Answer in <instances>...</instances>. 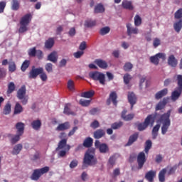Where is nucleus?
<instances>
[{
    "mask_svg": "<svg viewBox=\"0 0 182 182\" xmlns=\"http://www.w3.org/2000/svg\"><path fill=\"white\" fill-rule=\"evenodd\" d=\"M23 135H21V134H16L14 135L10 140L11 144H16L17 142H18L21 140V136Z\"/></svg>",
    "mask_w": 182,
    "mask_h": 182,
    "instance_id": "obj_41",
    "label": "nucleus"
},
{
    "mask_svg": "<svg viewBox=\"0 0 182 182\" xmlns=\"http://www.w3.org/2000/svg\"><path fill=\"white\" fill-rule=\"evenodd\" d=\"M43 72V68L40 67L38 68H36L35 65H33L31 70L28 73V78L29 79H36L41 73Z\"/></svg>",
    "mask_w": 182,
    "mask_h": 182,
    "instance_id": "obj_9",
    "label": "nucleus"
},
{
    "mask_svg": "<svg viewBox=\"0 0 182 182\" xmlns=\"http://www.w3.org/2000/svg\"><path fill=\"white\" fill-rule=\"evenodd\" d=\"M160 59H162V60H166V54L163 53H159L155 55L151 56L149 60L151 63H153L154 65L157 66V65H159V63H160Z\"/></svg>",
    "mask_w": 182,
    "mask_h": 182,
    "instance_id": "obj_8",
    "label": "nucleus"
},
{
    "mask_svg": "<svg viewBox=\"0 0 182 182\" xmlns=\"http://www.w3.org/2000/svg\"><path fill=\"white\" fill-rule=\"evenodd\" d=\"M85 53L83 51H77L76 53H74V57L76 59L80 58V57Z\"/></svg>",
    "mask_w": 182,
    "mask_h": 182,
    "instance_id": "obj_63",
    "label": "nucleus"
},
{
    "mask_svg": "<svg viewBox=\"0 0 182 182\" xmlns=\"http://www.w3.org/2000/svg\"><path fill=\"white\" fill-rule=\"evenodd\" d=\"M82 146L84 147H86L87 149H89V147H92V146H93V139L90 138V137H87L83 143H82Z\"/></svg>",
    "mask_w": 182,
    "mask_h": 182,
    "instance_id": "obj_31",
    "label": "nucleus"
},
{
    "mask_svg": "<svg viewBox=\"0 0 182 182\" xmlns=\"http://www.w3.org/2000/svg\"><path fill=\"white\" fill-rule=\"evenodd\" d=\"M29 66H31V60H24L21 66V72H26V70L28 69V68H29Z\"/></svg>",
    "mask_w": 182,
    "mask_h": 182,
    "instance_id": "obj_37",
    "label": "nucleus"
},
{
    "mask_svg": "<svg viewBox=\"0 0 182 182\" xmlns=\"http://www.w3.org/2000/svg\"><path fill=\"white\" fill-rule=\"evenodd\" d=\"M5 6H6V2L1 1L0 2V14H3L5 10Z\"/></svg>",
    "mask_w": 182,
    "mask_h": 182,
    "instance_id": "obj_61",
    "label": "nucleus"
},
{
    "mask_svg": "<svg viewBox=\"0 0 182 182\" xmlns=\"http://www.w3.org/2000/svg\"><path fill=\"white\" fill-rule=\"evenodd\" d=\"M173 28L176 32H180L182 28V19H180L178 21L176 22L173 24Z\"/></svg>",
    "mask_w": 182,
    "mask_h": 182,
    "instance_id": "obj_42",
    "label": "nucleus"
},
{
    "mask_svg": "<svg viewBox=\"0 0 182 182\" xmlns=\"http://www.w3.org/2000/svg\"><path fill=\"white\" fill-rule=\"evenodd\" d=\"M105 11V6L102 4H97L94 9L95 14H103Z\"/></svg>",
    "mask_w": 182,
    "mask_h": 182,
    "instance_id": "obj_32",
    "label": "nucleus"
},
{
    "mask_svg": "<svg viewBox=\"0 0 182 182\" xmlns=\"http://www.w3.org/2000/svg\"><path fill=\"white\" fill-rule=\"evenodd\" d=\"M160 43H161V41L159 38H154L153 42V45L154 48H157V46H159Z\"/></svg>",
    "mask_w": 182,
    "mask_h": 182,
    "instance_id": "obj_64",
    "label": "nucleus"
},
{
    "mask_svg": "<svg viewBox=\"0 0 182 182\" xmlns=\"http://www.w3.org/2000/svg\"><path fill=\"white\" fill-rule=\"evenodd\" d=\"M170 116H171V109L168 110L166 113L161 114L159 119V123H162L161 133L166 134L167 133L171 121L170 120Z\"/></svg>",
    "mask_w": 182,
    "mask_h": 182,
    "instance_id": "obj_1",
    "label": "nucleus"
},
{
    "mask_svg": "<svg viewBox=\"0 0 182 182\" xmlns=\"http://www.w3.org/2000/svg\"><path fill=\"white\" fill-rule=\"evenodd\" d=\"M127 32L128 36H132V35H137L139 33V28L132 27V23H127Z\"/></svg>",
    "mask_w": 182,
    "mask_h": 182,
    "instance_id": "obj_15",
    "label": "nucleus"
},
{
    "mask_svg": "<svg viewBox=\"0 0 182 182\" xmlns=\"http://www.w3.org/2000/svg\"><path fill=\"white\" fill-rule=\"evenodd\" d=\"M127 114V109H124L121 114L122 119H123V120H124L125 122H130V120H133V119H134V114H129L126 115Z\"/></svg>",
    "mask_w": 182,
    "mask_h": 182,
    "instance_id": "obj_17",
    "label": "nucleus"
},
{
    "mask_svg": "<svg viewBox=\"0 0 182 182\" xmlns=\"http://www.w3.org/2000/svg\"><path fill=\"white\" fill-rule=\"evenodd\" d=\"M167 93H168V90H167V88H164V90L156 92V94L155 95V99L159 100L161 99V97H164V96H166Z\"/></svg>",
    "mask_w": 182,
    "mask_h": 182,
    "instance_id": "obj_30",
    "label": "nucleus"
},
{
    "mask_svg": "<svg viewBox=\"0 0 182 182\" xmlns=\"http://www.w3.org/2000/svg\"><path fill=\"white\" fill-rule=\"evenodd\" d=\"M63 149H65L67 151L70 150V145L68 144V139H61L58 145V147L55 149L56 151H59V150H62Z\"/></svg>",
    "mask_w": 182,
    "mask_h": 182,
    "instance_id": "obj_11",
    "label": "nucleus"
},
{
    "mask_svg": "<svg viewBox=\"0 0 182 182\" xmlns=\"http://www.w3.org/2000/svg\"><path fill=\"white\" fill-rule=\"evenodd\" d=\"M49 166H45L41 168L35 169L31 176V178L34 181H38L43 174H46V173L49 172Z\"/></svg>",
    "mask_w": 182,
    "mask_h": 182,
    "instance_id": "obj_6",
    "label": "nucleus"
},
{
    "mask_svg": "<svg viewBox=\"0 0 182 182\" xmlns=\"http://www.w3.org/2000/svg\"><path fill=\"white\" fill-rule=\"evenodd\" d=\"M23 112V107L22 105L19 104V102H16L15 107H14V114H21Z\"/></svg>",
    "mask_w": 182,
    "mask_h": 182,
    "instance_id": "obj_35",
    "label": "nucleus"
},
{
    "mask_svg": "<svg viewBox=\"0 0 182 182\" xmlns=\"http://www.w3.org/2000/svg\"><path fill=\"white\" fill-rule=\"evenodd\" d=\"M9 70L11 73H14L16 70V63H15V61L11 60L9 62Z\"/></svg>",
    "mask_w": 182,
    "mask_h": 182,
    "instance_id": "obj_43",
    "label": "nucleus"
},
{
    "mask_svg": "<svg viewBox=\"0 0 182 182\" xmlns=\"http://www.w3.org/2000/svg\"><path fill=\"white\" fill-rule=\"evenodd\" d=\"M77 160L75 159L73 160L70 164V168H75V167H77Z\"/></svg>",
    "mask_w": 182,
    "mask_h": 182,
    "instance_id": "obj_62",
    "label": "nucleus"
},
{
    "mask_svg": "<svg viewBox=\"0 0 182 182\" xmlns=\"http://www.w3.org/2000/svg\"><path fill=\"white\" fill-rule=\"evenodd\" d=\"M89 77L95 80V82H99L100 85L105 86L106 85V75L103 73L99 71H92L89 73Z\"/></svg>",
    "mask_w": 182,
    "mask_h": 182,
    "instance_id": "obj_4",
    "label": "nucleus"
},
{
    "mask_svg": "<svg viewBox=\"0 0 182 182\" xmlns=\"http://www.w3.org/2000/svg\"><path fill=\"white\" fill-rule=\"evenodd\" d=\"M90 127L92 129H97L98 127H100V124L99 123V121L97 120H94L91 124H90Z\"/></svg>",
    "mask_w": 182,
    "mask_h": 182,
    "instance_id": "obj_58",
    "label": "nucleus"
},
{
    "mask_svg": "<svg viewBox=\"0 0 182 182\" xmlns=\"http://www.w3.org/2000/svg\"><path fill=\"white\" fill-rule=\"evenodd\" d=\"M135 26H140L141 25V18L139 15H136L134 17Z\"/></svg>",
    "mask_w": 182,
    "mask_h": 182,
    "instance_id": "obj_52",
    "label": "nucleus"
},
{
    "mask_svg": "<svg viewBox=\"0 0 182 182\" xmlns=\"http://www.w3.org/2000/svg\"><path fill=\"white\" fill-rule=\"evenodd\" d=\"M12 108V105H11V102H7L4 108L3 109L4 114H9L11 113V109Z\"/></svg>",
    "mask_w": 182,
    "mask_h": 182,
    "instance_id": "obj_39",
    "label": "nucleus"
},
{
    "mask_svg": "<svg viewBox=\"0 0 182 182\" xmlns=\"http://www.w3.org/2000/svg\"><path fill=\"white\" fill-rule=\"evenodd\" d=\"M123 68L125 72H130V70L133 69V64L130 62H127L124 64Z\"/></svg>",
    "mask_w": 182,
    "mask_h": 182,
    "instance_id": "obj_48",
    "label": "nucleus"
},
{
    "mask_svg": "<svg viewBox=\"0 0 182 182\" xmlns=\"http://www.w3.org/2000/svg\"><path fill=\"white\" fill-rule=\"evenodd\" d=\"M138 170H141L146 163V154L144 152H140L137 156Z\"/></svg>",
    "mask_w": 182,
    "mask_h": 182,
    "instance_id": "obj_12",
    "label": "nucleus"
},
{
    "mask_svg": "<svg viewBox=\"0 0 182 182\" xmlns=\"http://www.w3.org/2000/svg\"><path fill=\"white\" fill-rule=\"evenodd\" d=\"M167 172V171L166 170V168L162 169L159 173V180L160 182H164L166 181V173Z\"/></svg>",
    "mask_w": 182,
    "mask_h": 182,
    "instance_id": "obj_38",
    "label": "nucleus"
},
{
    "mask_svg": "<svg viewBox=\"0 0 182 182\" xmlns=\"http://www.w3.org/2000/svg\"><path fill=\"white\" fill-rule=\"evenodd\" d=\"M15 127L17 130V134L20 135H23V133L25 132V124L23 122L16 123Z\"/></svg>",
    "mask_w": 182,
    "mask_h": 182,
    "instance_id": "obj_21",
    "label": "nucleus"
},
{
    "mask_svg": "<svg viewBox=\"0 0 182 182\" xmlns=\"http://www.w3.org/2000/svg\"><path fill=\"white\" fill-rule=\"evenodd\" d=\"M97 23L96 20L88 19L85 21L84 26L85 28H93Z\"/></svg>",
    "mask_w": 182,
    "mask_h": 182,
    "instance_id": "obj_34",
    "label": "nucleus"
},
{
    "mask_svg": "<svg viewBox=\"0 0 182 182\" xmlns=\"http://www.w3.org/2000/svg\"><path fill=\"white\" fill-rule=\"evenodd\" d=\"M39 75L40 78L43 82H46V80H48V75H46V73H45V71L43 70V68L42 73H40Z\"/></svg>",
    "mask_w": 182,
    "mask_h": 182,
    "instance_id": "obj_57",
    "label": "nucleus"
},
{
    "mask_svg": "<svg viewBox=\"0 0 182 182\" xmlns=\"http://www.w3.org/2000/svg\"><path fill=\"white\" fill-rule=\"evenodd\" d=\"M109 32H110V27L105 26L100 30V35H102V36H105V35H107Z\"/></svg>",
    "mask_w": 182,
    "mask_h": 182,
    "instance_id": "obj_44",
    "label": "nucleus"
},
{
    "mask_svg": "<svg viewBox=\"0 0 182 182\" xmlns=\"http://www.w3.org/2000/svg\"><path fill=\"white\" fill-rule=\"evenodd\" d=\"M95 63L100 68V69H107V63L102 59H96Z\"/></svg>",
    "mask_w": 182,
    "mask_h": 182,
    "instance_id": "obj_26",
    "label": "nucleus"
},
{
    "mask_svg": "<svg viewBox=\"0 0 182 182\" xmlns=\"http://www.w3.org/2000/svg\"><path fill=\"white\" fill-rule=\"evenodd\" d=\"M95 149H99L100 153L102 154H106L109 151V146L105 143L101 144L99 140H95Z\"/></svg>",
    "mask_w": 182,
    "mask_h": 182,
    "instance_id": "obj_10",
    "label": "nucleus"
},
{
    "mask_svg": "<svg viewBox=\"0 0 182 182\" xmlns=\"http://www.w3.org/2000/svg\"><path fill=\"white\" fill-rule=\"evenodd\" d=\"M32 21V14H27L24 15L20 20V27L18 28V33H25L28 32V26Z\"/></svg>",
    "mask_w": 182,
    "mask_h": 182,
    "instance_id": "obj_3",
    "label": "nucleus"
},
{
    "mask_svg": "<svg viewBox=\"0 0 182 182\" xmlns=\"http://www.w3.org/2000/svg\"><path fill=\"white\" fill-rule=\"evenodd\" d=\"M82 97H85V99H90V97H93L95 96V91L90 90V91H87L84 92L81 95Z\"/></svg>",
    "mask_w": 182,
    "mask_h": 182,
    "instance_id": "obj_40",
    "label": "nucleus"
},
{
    "mask_svg": "<svg viewBox=\"0 0 182 182\" xmlns=\"http://www.w3.org/2000/svg\"><path fill=\"white\" fill-rule=\"evenodd\" d=\"M31 127L34 130H39L41 127H42V122L41 121V119L33 120L31 122Z\"/></svg>",
    "mask_w": 182,
    "mask_h": 182,
    "instance_id": "obj_27",
    "label": "nucleus"
},
{
    "mask_svg": "<svg viewBox=\"0 0 182 182\" xmlns=\"http://www.w3.org/2000/svg\"><path fill=\"white\" fill-rule=\"evenodd\" d=\"M156 171H153V170L149 171L145 174V178L149 182H153L154 181V177H156Z\"/></svg>",
    "mask_w": 182,
    "mask_h": 182,
    "instance_id": "obj_20",
    "label": "nucleus"
},
{
    "mask_svg": "<svg viewBox=\"0 0 182 182\" xmlns=\"http://www.w3.org/2000/svg\"><path fill=\"white\" fill-rule=\"evenodd\" d=\"M16 96L18 100H21L22 105H26L29 100V97L26 95V86L22 85L17 91Z\"/></svg>",
    "mask_w": 182,
    "mask_h": 182,
    "instance_id": "obj_5",
    "label": "nucleus"
},
{
    "mask_svg": "<svg viewBox=\"0 0 182 182\" xmlns=\"http://www.w3.org/2000/svg\"><path fill=\"white\" fill-rule=\"evenodd\" d=\"M95 149H87L83 159V169H85V166H93L97 163V159L95 157Z\"/></svg>",
    "mask_w": 182,
    "mask_h": 182,
    "instance_id": "obj_2",
    "label": "nucleus"
},
{
    "mask_svg": "<svg viewBox=\"0 0 182 182\" xmlns=\"http://www.w3.org/2000/svg\"><path fill=\"white\" fill-rule=\"evenodd\" d=\"M139 139V133H134V134L131 135L129 138L128 142L126 144V146H132L134 141H137Z\"/></svg>",
    "mask_w": 182,
    "mask_h": 182,
    "instance_id": "obj_25",
    "label": "nucleus"
},
{
    "mask_svg": "<svg viewBox=\"0 0 182 182\" xmlns=\"http://www.w3.org/2000/svg\"><path fill=\"white\" fill-rule=\"evenodd\" d=\"M122 7L124 8V9H128L129 11H133L134 7H133V4H132V1H129L127 0H124L122 1Z\"/></svg>",
    "mask_w": 182,
    "mask_h": 182,
    "instance_id": "obj_28",
    "label": "nucleus"
},
{
    "mask_svg": "<svg viewBox=\"0 0 182 182\" xmlns=\"http://www.w3.org/2000/svg\"><path fill=\"white\" fill-rule=\"evenodd\" d=\"M38 50H36V48L33 47V48H30L28 50V55H30L32 58H35V56H36V52Z\"/></svg>",
    "mask_w": 182,
    "mask_h": 182,
    "instance_id": "obj_53",
    "label": "nucleus"
},
{
    "mask_svg": "<svg viewBox=\"0 0 182 182\" xmlns=\"http://www.w3.org/2000/svg\"><path fill=\"white\" fill-rule=\"evenodd\" d=\"M15 90V83L9 82L8 85L7 95H11Z\"/></svg>",
    "mask_w": 182,
    "mask_h": 182,
    "instance_id": "obj_46",
    "label": "nucleus"
},
{
    "mask_svg": "<svg viewBox=\"0 0 182 182\" xmlns=\"http://www.w3.org/2000/svg\"><path fill=\"white\" fill-rule=\"evenodd\" d=\"M175 19H181L182 18V9H179L174 14Z\"/></svg>",
    "mask_w": 182,
    "mask_h": 182,
    "instance_id": "obj_56",
    "label": "nucleus"
},
{
    "mask_svg": "<svg viewBox=\"0 0 182 182\" xmlns=\"http://www.w3.org/2000/svg\"><path fill=\"white\" fill-rule=\"evenodd\" d=\"M6 76V70L4 68H0V79H3Z\"/></svg>",
    "mask_w": 182,
    "mask_h": 182,
    "instance_id": "obj_59",
    "label": "nucleus"
},
{
    "mask_svg": "<svg viewBox=\"0 0 182 182\" xmlns=\"http://www.w3.org/2000/svg\"><path fill=\"white\" fill-rule=\"evenodd\" d=\"M67 87L70 92L75 91V82L72 80H69L67 83Z\"/></svg>",
    "mask_w": 182,
    "mask_h": 182,
    "instance_id": "obj_45",
    "label": "nucleus"
},
{
    "mask_svg": "<svg viewBox=\"0 0 182 182\" xmlns=\"http://www.w3.org/2000/svg\"><path fill=\"white\" fill-rule=\"evenodd\" d=\"M149 124H151V126L154 124V117L151 114L148 115L143 123H139L137 125L138 130L139 132H143V130H146V129L149 127Z\"/></svg>",
    "mask_w": 182,
    "mask_h": 182,
    "instance_id": "obj_7",
    "label": "nucleus"
},
{
    "mask_svg": "<svg viewBox=\"0 0 182 182\" xmlns=\"http://www.w3.org/2000/svg\"><path fill=\"white\" fill-rule=\"evenodd\" d=\"M70 129V124L69 122H64L63 124H60L55 129L57 132H63V130H68Z\"/></svg>",
    "mask_w": 182,
    "mask_h": 182,
    "instance_id": "obj_22",
    "label": "nucleus"
},
{
    "mask_svg": "<svg viewBox=\"0 0 182 182\" xmlns=\"http://www.w3.org/2000/svg\"><path fill=\"white\" fill-rule=\"evenodd\" d=\"M182 93V85L181 84H178V87H176V90L173 91L171 94V100L173 102H176L178 100V97L181 95Z\"/></svg>",
    "mask_w": 182,
    "mask_h": 182,
    "instance_id": "obj_13",
    "label": "nucleus"
},
{
    "mask_svg": "<svg viewBox=\"0 0 182 182\" xmlns=\"http://www.w3.org/2000/svg\"><path fill=\"white\" fill-rule=\"evenodd\" d=\"M46 68V72H48V73H50L52 72H53V65L50 63H47L45 65Z\"/></svg>",
    "mask_w": 182,
    "mask_h": 182,
    "instance_id": "obj_54",
    "label": "nucleus"
},
{
    "mask_svg": "<svg viewBox=\"0 0 182 182\" xmlns=\"http://www.w3.org/2000/svg\"><path fill=\"white\" fill-rule=\"evenodd\" d=\"M105 136H106V132L102 129H97L93 133L94 139H97V140L102 139V137H105Z\"/></svg>",
    "mask_w": 182,
    "mask_h": 182,
    "instance_id": "obj_19",
    "label": "nucleus"
},
{
    "mask_svg": "<svg viewBox=\"0 0 182 182\" xmlns=\"http://www.w3.org/2000/svg\"><path fill=\"white\" fill-rule=\"evenodd\" d=\"M23 148V146L21 145V144H16L14 146V147L11 151V154L14 156H17V154H19V153H21Z\"/></svg>",
    "mask_w": 182,
    "mask_h": 182,
    "instance_id": "obj_29",
    "label": "nucleus"
},
{
    "mask_svg": "<svg viewBox=\"0 0 182 182\" xmlns=\"http://www.w3.org/2000/svg\"><path fill=\"white\" fill-rule=\"evenodd\" d=\"M91 100H80L79 104L82 106L83 107H87V106L90 105Z\"/></svg>",
    "mask_w": 182,
    "mask_h": 182,
    "instance_id": "obj_47",
    "label": "nucleus"
},
{
    "mask_svg": "<svg viewBox=\"0 0 182 182\" xmlns=\"http://www.w3.org/2000/svg\"><path fill=\"white\" fill-rule=\"evenodd\" d=\"M168 65L171 66V68H177V65H178V61L176 59L174 55H171L168 58Z\"/></svg>",
    "mask_w": 182,
    "mask_h": 182,
    "instance_id": "obj_18",
    "label": "nucleus"
},
{
    "mask_svg": "<svg viewBox=\"0 0 182 182\" xmlns=\"http://www.w3.org/2000/svg\"><path fill=\"white\" fill-rule=\"evenodd\" d=\"M36 56H37L38 59L41 60L43 58V52L41 50H37L36 53Z\"/></svg>",
    "mask_w": 182,
    "mask_h": 182,
    "instance_id": "obj_60",
    "label": "nucleus"
},
{
    "mask_svg": "<svg viewBox=\"0 0 182 182\" xmlns=\"http://www.w3.org/2000/svg\"><path fill=\"white\" fill-rule=\"evenodd\" d=\"M11 9L13 11H18L19 9V1L18 0L12 1Z\"/></svg>",
    "mask_w": 182,
    "mask_h": 182,
    "instance_id": "obj_49",
    "label": "nucleus"
},
{
    "mask_svg": "<svg viewBox=\"0 0 182 182\" xmlns=\"http://www.w3.org/2000/svg\"><path fill=\"white\" fill-rule=\"evenodd\" d=\"M151 144H151V140H147L146 141V146H145L144 151H145V153H146V154H147V153H149V150H150L151 149Z\"/></svg>",
    "mask_w": 182,
    "mask_h": 182,
    "instance_id": "obj_55",
    "label": "nucleus"
},
{
    "mask_svg": "<svg viewBox=\"0 0 182 182\" xmlns=\"http://www.w3.org/2000/svg\"><path fill=\"white\" fill-rule=\"evenodd\" d=\"M53 45H55V40L53 38H50L45 42V47L46 49H52Z\"/></svg>",
    "mask_w": 182,
    "mask_h": 182,
    "instance_id": "obj_33",
    "label": "nucleus"
},
{
    "mask_svg": "<svg viewBox=\"0 0 182 182\" xmlns=\"http://www.w3.org/2000/svg\"><path fill=\"white\" fill-rule=\"evenodd\" d=\"M69 106H70V104H66L65 105L63 111L64 114H67L68 116H70V114L72 116H75V113L72 111V109H70Z\"/></svg>",
    "mask_w": 182,
    "mask_h": 182,
    "instance_id": "obj_36",
    "label": "nucleus"
},
{
    "mask_svg": "<svg viewBox=\"0 0 182 182\" xmlns=\"http://www.w3.org/2000/svg\"><path fill=\"white\" fill-rule=\"evenodd\" d=\"M168 103V98H164L163 100L160 101L156 106V110H163L166 107V105Z\"/></svg>",
    "mask_w": 182,
    "mask_h": 182,
    "instance_id": "obj_23",
    "label": "nucleus"
},
{
    "mask_svg": "<svg viewBox=\"0 0 182 182\" xmlns=\"http://www.w3.org/2000/svg\"><path fill=\"white\" fill-rule=\"evenodd\" d=\"M122 126H123V122H119L113 123L111 125V127L112 129H113V130H117V129H120Z\"/></svg>",
    "mask_w": 182,
    "mask_h": 182,
    "instance_id": "obj_51",
    "label": "nucleus"
},
{
    "mask_svg": "<svg viewBox=\"0 0 182 182\" xmlns=\"http://www.w3.org/2000/svg\"><path fill=\"white\" fill-rule=\"evenodd\" d=\"M124 83L125 85H129L130 83V81L132 80V75L130 74L127 73L124 75Z\"/></svg>",
    "mask_w": 182,
    "mask_h": 182,
    "instance_id": "obj_50",
    "label": "nucleus"
},
{
    "mask_svg": "<svg viewBox=\"0 0 182 182\" xmlns=\"http://www.w3.org/2000/svg\"><path fill=\"white\" fill-rule=\"evenodd\" d=\"M128 101L131 105V109L137 103V97L134 92H128Z\"/></svg>",
    "mask_w": 182,
    "mask_h": 182,
    "instance_id": "obj_16",
    "label": "nucleus"
},
{
    "mask_svg": "<svg viewBox=\"0 0 182 182\" xmlns=\"http://www.w3.org/2000/svg\"><path fill=\"white\" fill-rule=\"evenodd\" d=\"M58 52L53 51L48 55L47 60H49L50 62H53V63H56V62H58Z\"/></svg>",
    "mask_w": 182,
    "mask_h": 182,
    "instance_id": "obj_24",
    "label": "nucleus"
},
{
    "mask_svg": "<svg viewBox=\"0 0 182 182\" xmlns=\"http://www.w3.org/2000/svg\"><path fill=\"white\" fill-rule=\"evenodd\" d=\"M111 102H112L114 106H117V94L116 92L109 94V97L107 100V105L109 106Z\"/></svg>",
    "mask_w": 182,
    "mask_h": 182,
    "instance_id": "obj_14",
    "label": "nucleus"
}]
</instances>
